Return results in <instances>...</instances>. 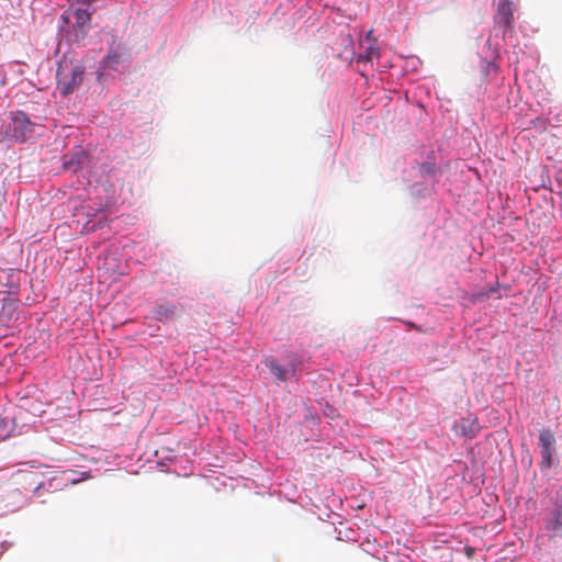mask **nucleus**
Here are the masks:
<instances>
[{
    "label": "nucleus",
    "instance_id": "obj_10",
    "mask_svg": "<svg viewBox=\"0 0 562 562\" xmlns=\"http://www.w3.org/2000/svg\"><path fill=\"white\" fill-rule=\"evenodd\" d=\"M266 364L269 367L270 371L280 380H285V371L282 369V367L274 360V359H268L266 361Z\"/></svg>",
    "mask_w": 562,
    "mask_h": 562
},
{
    "label": "nucleus",
    "instance_id": "obj_2",
    "mask_svg": "<svg viewBox=\"0 0 562 562\" xmlns=\"http://www.w3.org/2000/svg\"><path fill=\"white\" fill-rule=\"evenodd\" d=\"M61 19L71 29L76 41L83 40L91 29V13L85 9L77 8L63 14Z\"/></svg>",
    "mask_w": 562,
    "mask_h": 562
},
{
    "label": "nucleus",
    "instance_id": "obj_9",
    "mask_svg": "<svg viewBox=\"0 0 562 562\" xmlns=\"http://www.w3.org/2000/svg\"><path fill=\"white\" fill-rule=\"evenodd\" d=\"M547 529L554 533L562 531V504L551 513L547 522Z\"/></svg>",
    "mask_w": 562,
    "mask_h": 562
},
{
    "label": "nucleus",
    "instance_id": "obj_5",
    "mask_svg": "<svg viewBox=\"0 0 562 562\" xmlns=\"http://www.w3.org/2000/svg\"><path fill=\"white\" fill-rule=\"evenodd\" d=\"M373 32L370 30L364 38L361 41V46L364 48L363 54L358 57V63L367 61L370 63L374 59H379L380 49L376 46V40L372 37Z\"/></svg>",
    "mask_w": 562,
    "mask_h": 562
},
{
    "label": "nucleus",
    "instance_id": "obj_15",
    "mask_svg": "<svg viewBox=\"0 0 562 562\" xmlns=\"http://www.w3.org/2000/svg\"><path fill=\"white\" fill-rule=\"evenodd\" d=\"M497 290L496 286H491L487 292L477 294L479 297H490L495 291Z\"/></svg>",
    "mask_w": 562,
    "mask_h": 562
},
{
    "label": "nucleus",
    "instance_id": "obj_3",
    "mask_svg": "<svg viewBox=\"0 0 562 562\" xmlns=\"http://www.w3.org/2000/svg\"><path fill=\"white\" fill-rule=\"evenodd\" d=\"M34 124L25 115L18 111L12 113L11 122L7 126V134L18 142H24L33 135Z\"/></svg>",
    "mask_w": 562,
    "mask_h": 562
},
{
    "label": "nucleus",
    "instance_id": "obj_12",
    "mask_svg": "<svg viewBox=\"0 0 562 562\" xmlns=\"http://www.w3.org/2000/svg\"><path fill=\"white\" fill-rule=\"evenodd\" d=\"M120 60H121V55L116 52H113V53L111 52L106 56V63H108L109 67L114 68L116 65L120 64Z\"/></svg>",
    "mask_w": 562,
    "mask_h": 562
},
{
    "label": "nucleus",
    "instance_id": "obj_4",
    "mask_svg": "<svg viewBox=\"0 0 562 562\" xmlns=\"http://www.w3.org/2000/svg\"><path fill=\"white\" fill-rule=\"evenodd\" d=\"M539 448L541 454L540 468L548 470L552 465V459L555 453V438L551 430L543 429L539 434Z\"/></svg>",
    "mask_w": 562,
    "mask_h": 562
},
{
    "label": "nucleus",
    "instance_id": "obj_16",
    "mask_svg": "<svg viewBox=\"0 0 562 562\" xmlns=\"http://www.w3.org/2000/svg\"><path fill=\"white\" fill-rule=\"evenodd\" d=\"M324 414L333 419L336 416V411L333 407H328L327 409L324 411Z\"/></svg>",
    "mask_w": 562,
    "mask_h": 562
},
{
    "label": "nucleus",
    "instance_id": "obj_13",
    "mask_svg": "<svg viewBox=\"0 0 562 562\" xmlns=\"http://www.w3.org/2000/svg\"><path fill=\"white\" fill-rule=\"evenodd\" d=\"M85 156L82 154H77L71 160H64V167L66 169H70L75 164L76 165H79L81 162V159L83 158Z\"/></svg>",
    "mask_w": 562,
    "mask_h": 562
},
{
    "label": "nucleus",
    "instance_id": "obj_7",
    "mask_svg": "<svg viewBox=\"0 0 562 562\" xmlns=\"http://www.w3.org/2000/svg\"><path fill=\"white\" fill-rule=\"evenodd\" d=\"M457 431L461 429V435L465 437H475L480 431V425L476 417L469 415L467 418H462L461 423L456 425Z\"/></svg>",
    "mask_w": 562,
    "mask_h": 562
},
{
    "label": "nucleus",
    "instance_id": "obj_14",
    "mask_svg": "<svg viewBox=\"0 0 562 562\" xmlns=\"http://www.w3.org/2000/svg\"><path fill=\"white\" fill-rule=\"evenodd\" d=\"M422 172L424 175L434 176L435 175V166L431 164H424L422 166Z\"/></svg>",
    "mask_w": 562,
    "mask_h": 562
},
{
    "label": "nucleus",
    "instance_id": "obj_6",
    "mask_svg": "<svg viewBox=\"0 0 562 562\" xmlns=\"http://www.w3.org/2000/svg\"><path fill=\"white\" fill-rule=\"evenodd\" d=\"M497 21L506 29H512L514 25V4L510 0H502L498 3Z\"/></svg>",
    "mask_w": 562,
    "mask_h": 562
},
{
    "label": "nucleus",
    "instance_id": "obj_1",
    "mask_svg": "<svg viewBox=\"0 0 562 562\" xmlns=\"http://www.w3.org/2000/svg\"><path fill=\"white\" fill-rule=\"evenodd\" d=\"M56 77L60 93L71 94L83 80V67L70 60H63L58 65Z\"/></svg>",
    "mask_w": 562,
    "mask_h": 562
},
{
    "label": "nucleus",
    "instance_id": "obj_11",
    "mask_svg": "<svg viewBox=\"0 0 562 562\" xmlns=\"http://www.w3.org/2000/svg\"><path fill=\"white\" fill-rule=\"evenodd\" d=\"M11 434V427L4 418L0 417V441L7 439Z\"/></svg>",
    "mask_w": 562,
    "mask_h": 562
},
{
    "label": "nucleus",
    "instance_id": "obj_8",
    "mask_svg": "<svg viewBox=\"0 0 562 562\" xmlns=\"http://www.w3.org/2000/svg\"><path fill=\"white\" fill-rule=\"evenodd\" d=\"M154 317L158 322L172 319L177 315V308L173 304H161L154 308Z\"/></svg>",
    "mask_w": 562,
    "mask_h": 562
}]
</instances>
